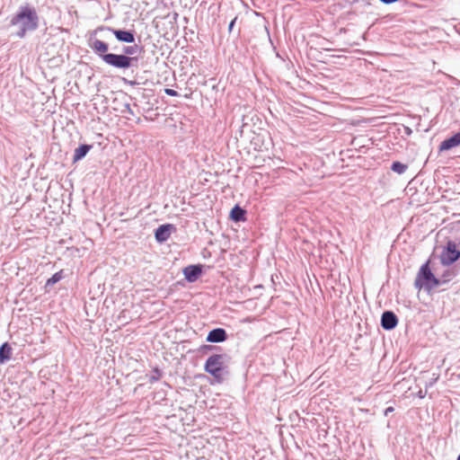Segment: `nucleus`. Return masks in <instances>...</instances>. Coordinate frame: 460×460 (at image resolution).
<instances>
[{
  "instance_id": "nucleus-1",
  "label": "nucleus",
  "mask_w": 460,
  "mask_h": 460,
  "mask_svg": "<svg viewBox=\"0 0 460 460\" xmlns=\"http://www.w3.org/2000/svg\"><path fill=\"white\" fill-rule=\"evenodd\" d=\"M92 49L99 54L102 60L111 66L127 69L131 66L133 58L127 55H117L112 53H107L109 47L108 44L102 40H95L92 44Z\"/></svg>"
},
{
  "instance_id": "nucleus-2",
  "label": "nucleus",
  "mask_w": 460,
  "mask_h": 460,
  "mask_svg": "<svg viewBox=\"0 0 460 460\" xmlns=\"http://www.w3.org/2000/svg\"><path fill=\"white\" fill-rule=\"evenodd\" d=\"M11 23L20 28L18 36L23 38L27 31H34L38 28L39 17L34 8L22 6L13 17Z\"/></svg>"
},
{
  "instance_id": "nucleus-3",
  "label": "nucleus",
  "mask_w": 460,
  "mask_h": 460,
  "mask_svg": "<svg viewBox=\"0 0 460 460\" xmlns=\"http://www.w3.org/2000/svg\"><path fill=\"white\" fill-rule=\"evenodd\" d=\"M429 260L421 266L415 279V288L418 289V299L428 305L429 304V294L431 290V269Z\"/></svg>"
},
{
  "instance_id": "nucleus-4",
  "label": "nucleus",
  "mask_w": 460,
  "mask_h": 460,
  "mask_svg": "<svg viewBox=\"0 0 460 460\" xmlns=\"http://www.w3.org/2000/svg\"><path fill=\"white\" fill-rule=\"evenodd\" d=\"M225 367L224 356L214 354L207 359L204 368L217 382L221 383L223 381V370Z\"/></svg>"
},
{
  "instance_id": "nucleus-5",
  "label": "nucleus",
  "mask_w": 460,
  "mask_h": 460,
  "mask_svg": "<svg viewBox=\"0 0 460 460\" xmlns=\"http://www.w3.org/2000/svg\"><path fill=\"white\" fill-rule=\"evenodd\" d=\"M460 258V251L453 241H448L440 254V261L443 265H451Z\"/></svg>"
},
{
  "instance_id": "nucleus-6",
  "label": "nucleus",
  "mask_w": 460,
  "mask_h": 460,
  "mask_svg": "<svg viewBox=\"0 0 460 460\" xmlns=\"http://www.w3.org/2000/svg\"><path fill=\"white\" fill-rule=\"evenodd\" d=\"M398 323L396 315L390 311H386L382 314L381 324L385 330L394 329Z\"/></svg>"
},
{
  "instance_id": "nucleus-7",
  "label": "nucleus",
  "mask_w": 460,
  "mask_h": 460,
  "mask_svg": "<svg viewBox=\"0 0 460 460\" xmlns=\"http://www.w3.org/2000/svg\"><path fill=\"white\" fill-rule=\"evenodd\" d=\"M202 269L200 265H190L183 270L185 279L189 282H194L201 275Z\"/></svg>"
},
{
  "instance_id": "nucleus-8",
  "label": "nucleus",
  "mask_w": 460,
  "mask_h": 460,
  "mask_svg": "<svg viewBox=\"0 0 460 460\" xmlns=\"http://www.w3.org/2000/svg\"><path fill=\"white\" fill-rule=\"evenodd\" d=\"M460 145V131L441 142L438 151L449 150Z\"/></svg>"
},
{
  "instance_id": "nucleus-9",
  "label": "nucleus",
  "mask_w": 460,
  "mask_h": 460,
  "mask_svg": "<svg viewBox=\"0 0 460 460\" xmlns=\"http://www.w3.org/2000/svg\"><path fill=\"white\" fill-rule=\"evenodd\" d=\"M172 228V226L170 224L160 226L155 230V238L158 242H165L170 238L171 234V229Z\"/></svg>"
},
{
  "instance_id": "nucleus-10",
  "label": "nucleus",
  "mask_w": 460,
  "mask_h": 460,
  "mask_svg": "<svg viewBox=\"0 0 460 460\" xmlns=\"http://www.w3.org/2000/svg\"><path fill=\"white\" fill-rule=\"evenodd\" d=\"M226 339V332L222 328H217L208 332L207 341L209 342H222Z\"/></svg>"
},
{
  "instance_id": "nucleus-11",
  "label": "nucleus",
  "mask_w": 460,
  "mask_h": 460,
  "mask_svg": "<svg viewBox=\"0 0 460 460\" xmlns=\"http://www.w3.org/2000/svg\"><path fill=\"white\" fill-rule=\"evenodd\" d=\"M245 214L246 211L244 209L240 206L235 205L230 211L229 217L234 222H244L246 220Z\"/></svg>"
},
{
  "instance_id": "nucleus-12",
  "label": "nucleus",
  "mask_w": 460,
  "mask_h": 460,
  "mask_svg": "<svg viewBox=\"0 0 460 460\" xmlns=\"http://www.w3.org/2000/svg\"><path fill=\"white\" fill-rule=\"evenodd\" d=\"M115 37L118 40L132 43L135 40L134 35L130 31H120V30H111Z\"/></svg>"
},
{
  "instance_id": "nucleus-13",
  "label": "nucleus",
  "mask_w": 460,
  "mask_h": 460,
  "mask_svg": "<svg viewBox=\"0 0 460 460\" xmlns=\"http://www.w3.org/2000/svg\"><path fill=\"white\" fill-rule=\"evenodd\" d=\"M91 148L92 146L90 145H81L75 148L73 157L74 162L75 163L84 157Z\"/></svg>"
},
{
  "instance_id": "nucleus-14",
  "label": "nucleus",
  "mask_w": 460,
  "mask_h": 460,
  "mask_svg": "<svg viewBox=\"0 0 460 460\" xmlns=\"http://www.w3.org/2000/svg\"><path fill=\"white\" fill-rule=\"evenodd\" d=\"M12 356V348L5 342L0 347V363L3 364L8 361Z\"/></svg>"
},
{
  "instance_id": "nucleus-15",
  "label": "nucleus",
  "mask_w": 460,
  "mask_h": 460,
  "mask_svg": "<svg viewBox=\"0 0 460 460\" xmlns=\"http://www.w3.org/2000/svg\"><path fill=\"white\" fill-rule=\"evenodd\" d=\"M391 169L393 172L398 174H402L407 171L408 165L402 164L401 162H394L391 166Z\"/></svg>"
},
{
  "instance_id": "nucleus-16",
  "label": "nucleus",
  "mask_w": 460,
  "mask_h": 460,
  "mask_svg": "<svg viewBox=\"0 0 460 460\" xmlns=\"http://www.w3.org/2000/svg\"><path fill=\"white\" fill-rule=\"evenodd\" d=\"M63 279V270H59L56 272L51 278H49L47 282L46 286H52L61 280Z\"/></svg>"
},
{
  "instance_id": "nucleus-17",
  "label": "nucleus",
  "mask_w": 460,
  "mask_h": 460,
  "mask_svg": "<svg viewBox=\"0 0 460 460\" xmlns=\"http://www.w3.org/2000/svg\"><path fill=\"white\" fill-rule=\"evenodd\" d=\"M438 172H435L434 175H433V181L435 182V184H438L437 181H438ZM437 188V185H434L433 186V193H432V196H433V201L435 202H438L440 198H445V195L443 193H441L439 195V197H436V192H435V189Z\"/></svg>"
},
{
  "instance_id": "nucleus-18",
  "label": "nucleus",
  "mask_w": 460,
  "mask_h": 460,
  "mask_svg": "<svg viewBox=\"0 0 460 460\" xmlns=\"http://www.w3.org/2000/svg\"><path fill=\"white\" fill-rule=\"evenodd\" d=\"M453 277V273L451 271H447V273L444 275V279L442 280L443 283L449 281Z\"/></svg>"
},
{
  "instance_id": "nucleus-19",
  "label": "nucleus",
  "mask_w": 460,
  "mask_h": 460,
  "mask_svg": "<svg viewBox=\"0 0 460 460\" xmlns=\"http://www.w3.org/2000/svg\"><path fill=\"white\" fill-rule=\"evenodd\" d=\"M165 93L169 96H177L178 95V93L172 89H170V88H166L164 90Z\"/></svg>"
},
{
  "instance_id": "nucleus-20",
  "label": "nucleus",
  "mask_w": 460,
  "mask_h": 460,
  "mask_svg": "<svg viewBox=\"0 0 460 460\" xmlns=\"http://www.w3.org/2000/svg\"><path fill=\"white\" fill-rule=\"evenodd\" d=\"M124 52L128 55H132L134 53V48L133 47H126L124 49Z\"/></svg>"
},
{
  "instance_id": "nucleus-21",
  "label": "nucleus",
  "mask_w": 460,
  "mask_h": 460,
  "mask_svg": "<svg viewBox=\"0 0 460 460\" xmlns=\"http://www.w3.org/2000/svg\"><path fill=\"white\" fill-rule=\"evenodd\" d=\"M440 283H441V281H440L438 279H437V278L435 277V275L433 274V288L437 287V286H438V285H439Z\"/></svg>"
},
{
  "instance_id": "nucleus-22",
  "label": "nucleus",
  "mask_w": 460,
  "mask_h": 460,
  "mask_svg": "<svg viewBox=\"0 0 460 460\" xmlns=\"http://www.w3.org/2000/svg\"><path fill=\"white\" fill-rule=\"evenodd\" d=\"M394 411V408L393 407H388L386 410H385V415H387L389 412H392Z\"/></svg>"
},
{
  "instance_id": "nucleus-23",
  "label": "nucleus",
  "mask_w": 460,
  "mask_h": 460,
  "mask_svg": "<svg viewBox=\"0 0 460 460\" xmlns=\"http://www.w3.org/2000/svg\"><path fill=\"white\" fill-rule=\"evenodd\" d=\"M234 22H235V19H234V20L230 22V24H229V28H228V29H229V31H231V30L233 29V26H234Z\"/></svg>"
},
{
  "instance_id": "nucleus-24",
  "label": "nucleus",
  "mask_w": 460,
  "mask_h": 460,
  "mask_svg": "<svg viewBox=\"0 0 460 460\" xmlns=\"http://www.w3.org/2000/svg\"><path fill=\"white\" fill-rule=\"evenodd\" d=\"M438 192L440 193L442 187L440 185H438Z\"/></svg>"
},
{
  "instance_id": "nucleus-25",
  "label": "nucleus",
  "mask_w": 460,
  "mask_h": 460,
  "mask_svg": "<svg viewBox=\"0 0 460 460\" xmlns=\"http://www.w3.org/2000/svg\"><path fill=\"white\" fill-rule=\"evenodd\" d=\"M457 460H460V455L458 456Z\"/></svg>"
}]
</instances>
